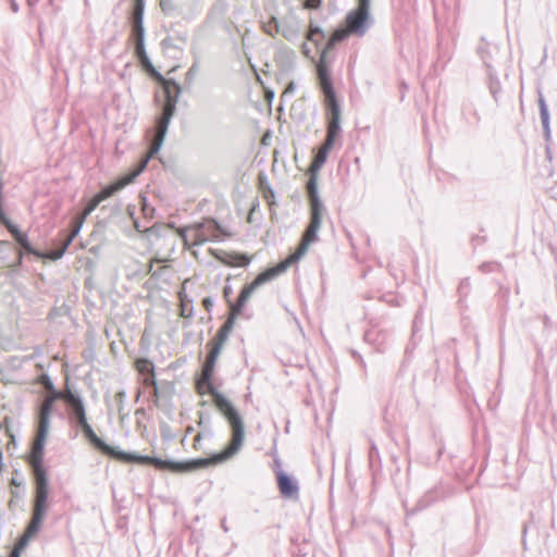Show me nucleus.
Returning <instances> with one entry per match:
<instances>
[{
	"label": "nucleus",
	"mask_w": 557,
	"mask_h": 557,
	"mask_svg": "<svg viewBox=\"0 0 557 557\" xmlns=\"http://www.w3.org/2000/svg\"><path fill=\"white\" fill-rule=\"evenodd\" d=\"M85 219L82 218V216H78L75 219V225L73 226L72 231L66 233L65 231H63V234L67 237H71L72 238V242L74 240V238L79 234L81 232V228L83 226V223H84Z\"/></svg>",
	"instance_id": "nucleus-41"
},
{
	"label": "nucleus",
	"mask_w": 557,
	"mask_h": 557,
	"mask_svg": "<svg viewBox=\"0 0 557 557\" xmlns=\"http://www.w3.org/2000/svg\"><path fill=\"white\" fill-rule=\"evenodd\" d=\"M74 426L81 429V431L83 430V428L87 426L89 423H88V420H87V414L85 416H82L79 418H76V419H73L70 421Z\"/></svg>",
	"instance_id": "nucleus-51"
},
{
	"label": "nucleus",
	"mask_w": 557,
	"mask_h": 557,
	"mask_svg": "<svg viewBox=\"0 0 557 557\" xmlns=\"http://www.w3.org/2000/svg\"><path fill=\"white\" fill-rule=\"evenodd\" d=\"M202 305L207 311H210L213 307V299L211 297H206L202 299Z\"/></svg>",
	"instance_id": "nucleus-57"
},
{
	"label": "nucleus",
	"mask_w": 557,
	"mask_h": 557,
	"mask_svg": "<svg viewBox=\"0 0 557 557\" xmlns=\"http://www.w3.org/2000/svg\"><path fill=\"white\" fill-rule=\"evenodd\" d=\"M224 234L221 224L212 218L197 222L189 227L178 231V235L185 245L200 246L209 240H219Z\"/></svg>",
	"instance_id": "nucleus-3"
},
{
	"label": "nucleus",
	"mask_w": 557,
	"mask_h": 557,
	"mask_svg": "<svg viewBox=\"0 0 557 557\" xmlns=\"http://www.w3.org/2000/svg\"><path fill=\"white\" fill-rule=\"evenodd\" d=\"M58 397L64 401L70 421L86 414L83 397L76 391H73L67 383L63 393L58 394Z\"/></svg>",
	"instance_id": "nucleus-8"
},
{
	"label": "nucleus",
	"mask_w": 557,
	"mask_h": 557,
	"mask_svg": "<svg viewBox=\"0 0 557 557\" xmlns=\"http://www.w3.org/2000/svg\"><path fill=\"white\" fill-rule=\"evenodd\" d=\"M181 315L184 318H190L193 315V305L190 301L188 304L182 301Z\"/></svg>",
	"instance_id": "nucleus-50"
},
{
	"label": "nucleus",
	"mask_w": 557,
	"mask_h": 557,
	"mask_svg": "<svg viewBox=\"0 0 557 557\" xmlns=\"http://www.w3.org/2000/svg\"><path fill=\"white\" fill-rule=\"evenodd\" d=\"M341 117H342V109L339 103H334L332 106L326 107V120L327 126L326 132L341 135L342 126H341Z\"/></svg>",
	"instance_id": "nucleus-16"
},
{
	"label": "nucleus",
	"mask_w": 557,
	"mask_h": 557,
	"mask_svg": "<svg viewBox=\"0 0 557 557\" xmlns=\"http://www.w3.org/2000/svg\"><path fill=\"white\" fill-rule=\"evenodd\" d=\"M357 359H358V361H359L360 366L362 367V369H363V370H366L367 364H366V362H364L363 358H362L360 355H358V356H357Z\"/></svg>",
	"instance_id": "nucleus-63"
},
{
	"label": "nucleus",
	"mask_w": 557,
	"mask_h": 557,
	"mask_svg": "<svg viewBox=\"0 0 557 557\" xmlns=\"http://www.w3.org/2000/svg\"><path fill=\"white\" fill-rule=\"evenodd\" d=\"M33 536H28V534L24 532V534L16 542L15 547H14L12 554L14 552H18V554L21 555V550L24 549L27 546V544H28V542H29V540Z\"/></svg>",
	"instance_id": "nucleus-45"
},
{
	"label": "nucleus",
	"mask_w": 557,
	"mask_h": 557,
	"mask_svg": "<svg viewBox=\"0 0 557 557\" xmlns=\"http://www.w3.org/2000/svg\"><path fill=\"white\" fill-rule=\"evenodd\" d=\"M161 46L164 48V49H170V48H173V49H178V50H183V47L181 46H177L175 42H174V39L172 37H166L164 38L162 41H161Z\"/></svg>",
	"instance_id": "nucleus-52"
},
{
	"label": "nucleus",
	"mask_w": 557,
	"mask_h": 557,
	"mask_svg": "<svg viewBox=\"0 0 557 557\" xmlns=\"http://www.w3.org/2000/svg\"><path fill=\"white\" fill-rule=\"evenodd\" d=\"M337 42L329 37L327 40L325 41L324 46H320V48H317L319 51H320V57L322 59H331L332 58L330 57V53L333 51V49L336 47Z\"/></svg>",
	"instance_id": "nucleus-38"
},
{
	"label": "nucleus",
	"mask_w": 557,
	"mask_h": 557,
	"mask_svg": "<svg viewBox=\"0 0 557 557\" xmlns=\"http://www.w3.org/2000/svg\"><path fill=\"white\" fill-rule=\"evenodd\" d=\"M168 7H169V3H166L165 1H161V9L163 12H168Z\"/></svg>",
	"instance_id": "nucleus-64"
},
{
	"label": "nucleus",
	"mask_w": 557,
	"mask_h": 557,
	"mask_svg": "<svg viewBox=\"0 0 557 557\" xmlns=\"http://www.w3.org/2000/svg\"><path fill=\"white\" fill-rule=\"evenodd\" d=\"M127 185H128L127 181L124 178V176H122V177L117 178L116 181H114L113 183H111L107 186H103L95 195L97 197H99L100 201L102 202L103 200L112 197L115 193L120 191Z\"/></svg>",
	"instance_id": "nucleus-24"
},
{
	"label": "nucleus",
	"mask_w": 557,
	"mask_h": 557,
	"mask_svg": "<svg viewBox=\"0 0 557 557\" xmlns=\"http://www.w3.org/2000/svg\"><path fill=\"white\" fill-rule=\"evenodd\" d=\"M154 138L149 144L148 154L146 156V158L138 164L136 169L124 175V178L127 181L128 184L135 181V178L146 169L149 160L158 153L152 152L154 145L158 143V132L154 129Z\"/></svg>",
	"instance_id": "nucleus-20"
},
{
	"label": "nucleus",
	"mask_w": 557,
	"mask_h": 557,
	"mask_svg": "<svg viewBox=\"0 0 557 557\" xmlns=\"http://www.w3.org/2000/svg\"><path fill=\"white\" fill-rule=\"evenodd\" d=\"M338 137H339V135L326 132V136H325L323 144L321 145V148L326 151H331V149L334 147L335 141Z\"/></svg>",
	"instance_id": "nucleus-43"
},
{
	"label": "nucleus",
	"mask_w": 557,
	"mask_h": 557,
	"mask_svg": "<svg viewBox=\"0 0 557 557\" xmlns=\"http://www.w3.org/2000/svg\"><path fill=\"white\" fill-rule=\"evenodd\" d=\"M329 152L330 151H326L320 147L318 149V151L315 152V154L309 165L308 173L319 174V171L321 170V168L324 165V163L327 160Z\"/></svg>",
	"instance_id": "nucleus-29"
},
{
	"label": "nucleus",
	"mask_w": 557,
	"mask_h": 557,
	"mask_svg": "<svg viewBox=\"0 0 557 557\" xmlns=\"http://www.w3.org/2000/svg\"><path fill=\"white\" fill-rule=\"evenodd\" d=\"M275 475L277 487L282 496L289 499H297L299 497V485L297 480L282 469L275 470Z\"/></svg>",
	"instance_id": "nucleus-10"
},
{
	"label": "nucleus",
	"mask_w": 557,
	"mask_h": 557,
	"mask_svg": "<svg viewBox=\"0 0 557 557\" xmlns=\"http://www.w3.org/2000/svg\"><path fill=\"white\" fill-rule=\"evenodd\" d=\"M537 96H539L537 103H539V109H540V117H541V123L543 126L544 138L546 141H549L552 138V133H550L548 107H547L546 100L543 96V92L540 89L537 90Z\"/></svg>",
	"instance_id": "nucleus-18"
},
{
	"label": "nucleus",
	"mask_w": 557,
	"mask_h": 557,
	"mask_svg": "<svg viewBox=\"0 0 557 557\" xmlns=\"http://www.w3.org/2000/svg\"><path fill=\"white\" fill-rule=\"evenodd\" d=\"M134 54L138 61H140L141 58L147 55L145 42H135L134 44Z\"/></svg>",
	"instance_id": "nucleus-48"
},
{
	"label": "nucleus",
	"mask_w": 557,
	"mask_h": 557,
	"mask_svg": "<svg viewBox=\"0 0 557 557\" xmlns=\"http://www.w3.org/2000/svg\"><path fill=\"white\" fill-rule=\"evenodd\" d=\"M492 263H484L480 267L482 271H491Z\"/></svg>",
	"instance_id": "nucleus-62"
},
{
	"label": "nucleus",
	"mask_w": 557,
	"mask_h": 557,
	"mask_svg": "<svg viewBox=\"0 0 557 557\" xmlns=\"http://www.w3.org/2000/svg\"><path fill=\"white\" fill-rule=\"evenodd\" d=\"M101 203L99 197L94 195L87 202L86 207L84 208L82 218L86 219L91 212L96 210V208Z\"/></svg>",
	"instance_id": "nucleus-39"
},
{
	"label": "nucleus",
	"mask_w": 557,
	"mask_h": 557,
	"mask_svg": "<svg viewBox=\"0 0 557 557\" xmlns=\"http://www.w3.org/2000/svg\"><path fill=\"white\" fill-rule=\"evenodd\" d=\"M296 85L294 82H290L282 94L281 98L284 99L287 96H292L295 92Z\"/></svg>",
	"instance_id": "nucleus-54"
},
{
	"label": "nucleus",
	"mask_w": 557,
	"mask_h": 557,
	"mask_svg": "<svg viewBox=\"0 0 557 557\" xmlns=\"http://www.w3.org/2000/svg\"><path fill=\"white\" fill-rule=\"evenodd\" d=\"M236 318L237 317L235 314L230 313L226 321L218 330L215 336L211 339V342L224 346L230 336V333L234 327Z\"/></svg>",
	"instance_id": "nucleus-22"
},
{
	"label": "nucleus",
	"mask_w": 557,
	"mask_h": 557,
	"mask_svg": "<svg viewBox=\"0 0 557 557\" xmlns=\"http://www.w3.org/2000/svg\"><path fill=\"white\" fill-rule=\"evenodd\" d=\"M349 35L351 34L348 32L346 27H339L336 28L330 37L333 38L337 44H339L344 41Z\"/></svg>",
	"instance_id": "nucleus-42"
},
{
	"label": "nucleus",
	"mask_w": 557,
	"mask_h": 557,
	"mask_svg": "<svg viewBox=\"0 0 557 557\" xmlns=\"http://www.w3.org/2000/svg\"><path fill=\"white\" fill-rule=\"evenodd\" d=\"M136 368L138 372L146 376V384L147 385H157L156 375H154V364L152 361H150L147 358H139L136 361Z\"/></svg>",
	"instance_id": "nucleus-23"
},
{
	"label": "nucleus",
	"mask_w": 557,
	"mask_h": 557,
	"mask_svg": "<svg viewBox=\"0 0 557 557\" xmlns=\"http://www.w3.org/2000/svg\"><path fill=\"white\" fill-rule=\"evenodd\" d=\"M297 250L290 253L285 260L280 261L273 267H270L259 273L257 277L261 281L262 284L272 281L283 272H285L292 264L297 263L300 259H296Z\"/></svg>",
	"instance_id": "nucleus-12"
},
{
	"label": "nucleus",
	"mask_w": 557,
	"mask_h": 557,
	"mask_svg": "<svg viewBox=\"0 0 557 557\" xmlns=\"http://www.w3.org/2000/svg\"><path fill=\"white\" fill-rule=\"evenodd\" d=\"M274 471L282 469L281 460L278 458H274Z\"/></svg>",
	"instance_id": "nucleus-61"
},
{
	"label": "nucleus",
	"mask_w": 557,
	"mask_h": 557,
	"mask_svg": "<svg viewBox=\"0 0 557 557\" xmlns=\"http://www.w3.org/2000/svg\"><path fill=\"white\" fill-rule=\"evenodd\" d=\"M144 12H145V1L144 0H134L133 12L129 17L131 23L144 22Z\"/></svg>",
	"instance_id": "nucleus-32"
},
{
	"label": "nucleus",
	"mask_w": 557,
	"mask_h": 557,
	"mask_svg": "<svg viewBox=\"0 0 557 557\" xmlns=\"http://www.w3.org/2000/svg\"><path fill=\"white\" fill-rule=\"evenodd\" d=\"M114 399L115 401L117 403V412L120 416H124V403L126 400V393L125 391H119L115 395H114Z\"/></svg>",
	"instance_id": "nucleus-44"
},
{
	"label": "nucleus",
	"mask_w": 557,
	"mask_h": 557,
	"mask_svg": "<svg viewBox=\"0 0 557 557\" xmlns=\"http://www.w3.org/2000/svg\"><path fill=\"white\" fill-rule=\"evenodd\" d=\"M309 180L307 182V194L310 202V210H325V207L319 196L318 191V174L317 173H308Z\"/></svg>",
	"instance_id": "nucleus-14"
},
{
	"label": "nucleus",
	"mask_w": 557,
	"mask_h": 557,
	"mask_svg": "<svg viewBox=\"0 0 557 557\" xmlns=\"http://www.w3.org/2000/svg\"><path fill=\"white\" fill-rule=\"evenodd\" d=\"M306 38L311 41L317 48H320L321 44L325 39V32L318 25L310 23Z\"/></svg>",
	"instance_id": "nucleus-28"
},
{
	"label": "nucleus",
	"mask_w": 557,
	"mask_h": 557,
	"mask_svg": "<svg viewBox=\"0 0 557 557\" xmlns=\"http://www.w3.org/2000/svg\"><path fill=\"white\" fill-rule=\"evenodd\" d=\"M208 347H209V352L206 357V360L207 361H211L212 363L215 364L220 354H221V350L223 348V346L219 345V344H215L213 342H209L208 343Z\"/></svg>",
	"instance_id": "nucleus-37"
},
{
	"label": "nucleus",
	"mask_w": 557,
	"mask_h": 557,
	"mask_svg": "<svg viewBox=\"0 0 557 557\" xmlns=\"http://www.w3.org/2000/svg\"><path fill=\"white\" fill-rule=\"evenodd\" d=\"M132 38L135 42H145V27L144 22L131 23Z\"/></svg>",
	"instance_id": "nucleus-36"
},
{
	"label": "nucleus",
	"mask_w": 557,
	"mask_h": 557,
	"mask_svg": "<svg viewBox=\"0 0 557 557\" xmlns=\"http://www.w3.org/2000/svg\"><path fill=\"white\" fill-rule=\"evenodd\" d=\"M62 238L60 240V244L50 249L45 253V258L50 260H59L61 259L65 251L67 250L69 246L72 244V238L65 236L63 233L61 234Z\"/></svg>",
	"instance_id": "nucleus-26"
},
{
	"label": "nucleus",
	"mask_w": 557,
	"mask_h": 557,
	"mask_svg": "<svg viewBox=\"0 0 557 557\" xmlns=\"http://www.w3.org/2000/svg\"><path fill=\"white\" fill-rule=\"evenodd\" d=\"M215 454H212L208 458H195L184 461H174L170 459H162L159 457L149 456L148 465L152 466L158 470H169L172 472H193L199 469L209 467L210 465H218L222 461H218L214 458Z\"/></svg>",
	"instance_id": "nucleus-4"
},
{
	"label": "nucleus",
	"mask_w": 557,
	"mask_h": 557,
	"mask_svg": "<svg viewBox=\"0 0 557 557\" xmlns=\"http://www.w3.org/2000/svg\"><path fill=\"white\" fill-rule=\"evenodd\" d=\"M216 258L227 267H247L251 261L247 255L236 252H223L222 256Z\"/></svg>",
	"instance_id": "nucleus-21"
},
{
	"label": "nucleus",
	"mask_w": 557,
	"mask_h": 557,
	"mask_svg": "<svg viewBox=\"0 0 557 557\" xmlns=\"http://www.w3.org/2000/svg\"><path fill=\"white\" fill-rule=\"evenodd\" d=\"M82 433L84 434L85 438L101 454L108 456L109 453L113 451V446L107 444L102 438H100L95 433L90 424L83 428Z\"/></svg>",
	"instance_id": "nucleus-17"
},
{
	"label": "nucleus",
	"mask_w": 557,
	"mask_h": 557,
	"mask_svg": "<svg viewBox=\"0 0 557 557\" xmlns=\"http://www.w3.org/2000/svg\"><path fill=\"white\" fill-rule=\"evenodd\" d=\"M57 399H60V397H57L55 394H52L51 396H48L42 400L38 410L37 429L50 430V417Z\"/></svg>",
	"instance_id": "nucleus-13"
},
{
	"label": "nucleus",
	"mask_w": 557,
	"mask_h": 557,
	"mask_svg": "<svg viewBox=\"0 0 557 557\" xmlns=\"http://www.w3.org/2000/svg\"><path fill=\"white\" fill-rule=\"evenodd\" d=\"M319 86L324 95L325 107L332 106L334 103H339L336 97L332 78L319 79Z\"/></svg>",
	"instance_id": "nucleus-25"
},
{
	"label": "nucleus",
	"mask_w": 557,
	"mask_h": 557,
	"mask_svg": "<svg viewBox=\"0 0 557 557\" xmlns=\"http://www.w3.org/2000/svg\"><path fill=\"white\" fill-rule=\"evenodd\" d=\"M322 4V0H305V8L315 10Z\"/></svg>",
	"instance_id": "nucleus-53"
},
{
	"label": "nucleus",
	"mask_w": 557,
	"mask_h": 557,
	"mask_svg": "<svg viewBox=\"0 0 557 557\" xmlns=\"http://www.w3.org/2000/svg\"><path fill=\"white\" fill-rule=\"evenodd\" d=\"M14 240L17 243V245L22 248L24 252L33 255L38 259H45V252H41L40 250L33 247L26 233L22 232L14 238Z\"/></svg>",
	"instance_id": "nucleus-27"
},
{
	"label": "nucleus",
	"mask_w": 557,
	"mask_h": 557,
	"mask_svg": "<svg viewBox=\"0 0 557 557\" xmlns=\"http://www.w3.org/2000/svg\"><path fill=\"white\" fill-rule=\"evenodd\" d=\"M272 25L274 26L276 33H280L285 39H287L290 42H294L299 38L300 28L297 23H281L276 17H272L270 21V26Z\"/></svg>",
	"instance_id": "nucleus-15"
},
{
	"label": "nucleus",
	"mask_w": 557,
	"mask_h": 557,
	"mask_svg": "<svg viewBox=\"0 0 557 557\" xmlns=\"http://www.w3.org/2000/svg\"><path fill=\"white\" fill-rule=\"evenodd\" d=\"M35 479V498L33 512L46 516L49 498V479L48 475L34 476Z\"/></svg>",
	"instance_id": "nucleus-9"
},
{
	"label": "nucleus",
	"mask_w": 557,
	"mask_h": 557,
	"mask_svg": "<svg viewBox=\"0 0 557 557\" xmlns=\"http://www.w3.org/2000/svg\"><path fill=\"white\" fill-rule=\"evenodd\" d=\"M301 50H302V53L307 57V58H310V48L308 47V45L306 42H304L301 45Z\"/></svg>",
	"instance_id": "nucleus-59"
},
{
	"label": "nucleus",
	"mask_w": 557,
	"mask_h": 557,
	"mask_svg": "<svg viewBox=\"0 0 557 557\" xmlns=\"http://www.w3.org/2000/svg\"><path fill=\"white\" fill-rule=\"evenodd\" d=\"M45 517L46 516H44V515L32 512V518H30L28 524L26 525L25 533H27L28 536L34 537L39 532V530L42 525V522L45 520Z\"/></svg>",
	"instance_id": "nucleus-31"
},
{
	"label": "nucleus",
	"mask_w": 557,
	"mask_h": 557,
	"mask_svg": "<svg viewBox=\"0 0 557 557\" xmlns=\"http://www.w3.org/2000/svg\"><path fill=\"white\" fill-rule=\"evenodd\" d=\"M23 262V252H18L16 260L10 265L13 270H16L22 265Z\"/></svg>",
	"instance_id": "nucleus-56"
},
{
	"label": "nucleus",
	"mask_w": 557,
	"mask_h": 557,
	"mask_svg": "<svg viewBox=\"0 0 557 557\" xmlns=\"http://www.w3.org/2000/svg\"><path fill=\"white\" fill-rule=\"evenodd\" d=\"M40 383L44 385V387L48 391H50L52 394H62L63 391H58L51 380V377L48 374H42L40 377Z\"/></svg>",
	"instance_id": "nucleus-40"
},
{
	"label": "nucleus",
	"mask_w": 557,
	"mask_h": 557,
	"mask_svg": "<svg viewBox=\"0 0 557 557\" xmlns=\"http://www.w3.org/2000/svg\"><path fill=\"white\" fill-rule=\"evenodd\" d=\"M488 74V88L492 97L496 102H498L499 95L502 91V85L500 82L494 71V69L487 70Z\"/></svg>",
	"instance_id": "nucleus-30"
},
{
	"label": "nucleus",
	"mask_w": 557,
	"mask_h": 557,
	"mask_svg": "<svg viewBox=\"0 0 557 557\" xmlns=\"http://www.w3.org/2000/svg\"><path fill=\"white\" fill-rule=\"evenodd\" d=\"M13 246L8 240H0V259L4 260L7 256L12 251Z\"/></svg>",
	"instance_id": "nucleus-47"
},
{
	"label": "nucleus",
	"mask_w": 557,
	"mask_h": 557,
	"mask_svg": "<svg viewBox=\"0 0 557 557\" xmlns=\"http://www.w3.org/2000/svg\"><path fill=\"white\" fill-rule=\"evenodd\" d=\"M1 224L5 226V228L10 232V234L15 238L22 231L15 225L9 218L4 220Z\"/></svg>",
	"instance_id": "nucleus-46"
},
{
	"label": "nucleus",
	"mask_w": 557,
	"mask_h": 557,
	"mask_svg": "<svg viewBox=\"0 0 557 557\" xmlns=\"http://www.w3.org/2000/svg\"><path fill=\"white\" fill-rule=\"evenodd\" d=\"M215 364L205 360L201 372L196 379L197 392L202 395L209 393L213 397L214 406L227 420L232 437L228 444L220 453H215V460L226 461L236 455L243 446L245 438V425L239 411L233 403L216 389L212 382Z\"/></svg>",
	"instance_id": "nucleus-1"
},
{
	"label": "nucleus",
	"mask_w": 557,
	"mask_h": 557,
	"mask_svg": "<svg viewBox=\"0 0 557 557\" xmlns=\"http://www.w3.org/2000/svg\"><path fill=\"white\" fill-rule=\"evenodd\" d=\"M108 456L128 463L138 465H148L149 460V456L147 455H140L137 453H126L124 450L119 449L117 447H113V451L109 453Z\"/></svg>",
	"instance_id": "nucleus-19"
},
{
	"label": "nucleus",
	"mask_w": 557,
	"mask_h": 557,
	"mask_svg": "<svg viewBox=\"0 0 557 557\" xmlns=\"http://www.w3.org/2000/svg\"><path fill=\"white\" fill-rule=\"evenodd\" d=\"M261 285H263V284L261 283V281H259V278L257 276L255 277V280L251 283L244 285V287L242 288V290L238 295L237 300L235 302L228 300L230 313L238 317L242 313L245 305L249 300L252 293Z\"/></svg>",
	"instance_id": "nucleus-11"
},
{
	"label": "nucleus",
	"mask_w": 557,
	"mask_h": 557,
	"mask_svg": "<svg viewBox=\"0 0 557 557\" xmlns=\"http://www.w3.org/2000/svg\"><path fill=\"white\" fill-rule=\"evenodd\" d=\"M221 528L223 529V531H224L225 533H226V532H228V527H227V524H226V518H223V519L221 520Z\"/></svg>",
	"instance_id": "nucleus-60"
},
{
	"label": "nucleus",
	"mask_w": 557,
	"mask_h": 557,
	"mask_svg": "<svg viewBox=\"0 0 557 557\" xmlns=\"http://www.w3.org/2000/svg\"><path fill=\"white\" fill-rule=\"evenodd\" d=\"M139 63L141 64V66H143L145 70H147V71H149V72H153V73H154V75L157 76V72H158V71L154 69V66H153V64H152L151 60L149 59L148 54H147V55H145L144 58H141V60L139 61Z\"/></svg>",
	"instance_id": "nucleus-49"
},
{
	"label": "nucleus",
	"mask_w": 557,
	"mask_h": 557,
	"mask_svg": "<svg viewBox=\"0 0 557 557\" xmlns=\"http://www.w3.org/2000/svg\"><path fill=\"white\" fill-rule=\"evenodd\" d=\"M469 287H470V281H469V278H465V280H462L460 282L459 287H458V292L460 294H463V293H466L468 290Z\"/></svg>",
	"instance_id": "nucleus-55"
},
{
	"label": "nucleus",
	"mask_w": 557,
	"mask_h": 557,
	"mask_svg": "<svg viewBox=\"0 0 557 557\" xmlns=\"http://www.w3.org/2000/svg\"><path fill=\"white\" fill-rule=\"evenodd\" d=\"M232 287L226 285L224 288H223V295L225 297V299L228 301L230 300V296L232 295Z\"/></svg>",
	"instance_id": "nucleus-58"
},
{
	"label": "nucleus",
	"mask_w": 557,
	"mask_h": 557,
	"mask_svg": "<svg viewBox=\"0 0 557 557\" xmlns=\"http://www.w3.org/2000/svg\"><path fill=\"white\" fill-rule=\"evenodd\" d=\"M199 67H200V58L195 54L194 61L185 75V82L187 85H191L194 83V79L199 72Z\"/></svg>",
	"instance_id": "nucleus-35"
},
{
	"label": "nucleus",
	"mask_w": 557,
	"mask_h": 557,
	"mask_svg": "<svg viewBox=\"0 0 557 557\" xmlns=\"http://www.w3.org/2000/svg\"><path fill=\"white\" fill-rule=\"evenodd\" d=\"M49 434V430H36V436L32 443L30 451L27 456V463L32 468L34 476L48 475L44 463L45 446Z\"/></svg>",
	"instance_id": "nucleus-6"
},
{
	"label": "nucleus",
	"mask_w": 557,
	"mask_h": 557,
	"mask_svg": "<svg viewBox=\"0 0 557 557\" xmlns=\"http://www.w3.org/2000/svg\"><path fill=\"white\" fill-rule=\"evenodd\" d=\"M478 53H479L480 58L482 59V61L484 62V64L486 65L487 70L493 69L492 64H491V61H492L491 45L486 44V42L481 44L478 47Z\"/></svg>",
	"instance_id": "nucleus-33"
},
{
	"label": "nucleus",
	"mask_w": 557,
	"mask_h": 557,
	"mask_svg": "<svg viewBox=\"0 0 557 557\" xmlns=\"http://www.w3.org/2000/svg\"><path fill=\"white\" fill-rule=\"evenodd\" d=\"M324 211L325 210H317V209L310 210V221H309V224L307 225V227L301 236L300 243L296 249L297 250L296 259H301L308 251L309 246L319 239L318 232L321 227L322 214Z\"/></svg>",
	"instance_id": "nucleus-7"
},
{
	"label": "nucleus",
	"mask_w": 557,
	"mask_h": 557,
	"mask_svg": "<svg viewBox=\"0 0 557 557\" xmlns=\"http://www.w3.org/2000/svg\"><path fill=\"white\" fill-rule=\"evenodd\" d=\"M370 0H358V7L345 18V26L351 35L362 37L372 25Z\"/></svg>",
	"instance_id": "nucleus-5"
},
{
	"label": "nucleus",
	"mask_w": 557,
	"mask_h": 557,
	"mask_svg": "<svg viewBox=\"0 0 557 557\" xmlns=\"http://www.w3.org/2000/svg\"><path fill=\"white\" fill-rule=\"evenodd\" d=\"M330 62H331V59H322L320 57V59L317 63L318 81L324 79V78H331V73H330V69H329Z\"/></svg>",
	"instance_id": "nucleus-34"
},
{
	"label": "nucleus",
	"mask_w": 557,
	"mask_h": 557,
	"mask_svg": "<svg viewBox=\"0 0 557 557\" xmlns=\"http://www.w3.org/2000/svg\"><path fill=\"white\" fill-rule=\"evenodd\" d=\"M157 79L162 83L165 101L162 104L161 114L156 120V131L158 132V143L152 152H159L166 136L170 122L176 111V103L182 94V87L175 79H166L157 72Z\"/></svg>",
	"instance_id": "nucleus-2"
}]
</instances>
